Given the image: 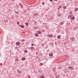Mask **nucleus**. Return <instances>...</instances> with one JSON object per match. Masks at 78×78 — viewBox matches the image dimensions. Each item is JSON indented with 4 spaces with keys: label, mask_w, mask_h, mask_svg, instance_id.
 <instances>
[{
    "label": "nucleus",
    "mask_w": 78,
    "mask_h": 78,
    "mask_svg": "<svg viewBox=\"0 0 78 78\" xmlns=\"http://www.w3.org/2000/svg\"><path fill=\"white\" fill-rule=\"evenodd\" d=\"M20 27L22 28H23L25 27V26L24 25H23V26H20Z\"/></svg>",
    "instance_id": "18"
},
{
    "label": "nucleus",
    "mask_w": 78,
    "mask_h": 78,
    "mask_svg": "<svg viewBox=\"0 0 78 78\" xmlns=\"http://www.w3.org/2000/svg\"><path fill=\"white\" fill-rule=\"evenodd\" d=\"M57 38H58V39H61V36L60 35L58 36Z\"/></svg>",
    "instance_id": "14"
},
{
    "label": "nucleus",
    "mask_w": 78,
    "mask_h": 78,
    "mask_svg": "<svg viewBox=\"0 0 78 78\" xmlns=\"http://www.w3.org/2000/svg\"><path fill=\"white\" fill-rule=\"evenodd\" d=\"M54 1H55V2H57L58 1V0H54Z\"/></svg>",
    "instance_id": "33"
},
{
    "label": "nucleus",
    "mask_w": 78,
    "mask_h": 78,
    "mask_svg": "<svg viewBox=\"0 0 78 78\" xmlns=\"http://www.w3.org/2000/svg\"><path fill=\"white\" fill-rule=\"evenodd\" d=\"M78 10V8H76L75 9H74V11H75V12H76Z\"/></svg>",
    "instance_id": "9"
},
{
    "label": "nucleus",
    "mask_w": 78,
    "mask_h": 78,
    "mask_svg": "<svg viewBox=\"0 0 78 78\" xmlns=\"http://www.w3.org/2000/svg\"><path fill=\"white\" fill-rule=\"evenodd\" d=\"M58 17H61V14H60V13H59L58 14Z\"/></svg>",
    "instance_id": "15"
},
{
    "label": "nucleus",
    "mask_w": 78,
    "mask_h": 78,
    "mask_svg": "<svg viewBox=\"0 0 78 78\" xmlns=\"http://www.w3.org/2000/svg\"><path fill=\"white\" fill-rule=\"evenodd\" d=\"M69 14H72L73 13L71 12H69Z\"/></svg>",
    "instance_id": "24"
},
{
    "label": "nucleus",
    "mask_w": 78,
    "mask_h": 78,
    "mask_svg": "<svg viewBox=\"0 0 78 78\" xmlns=\"http://www.w3.org/2000/svg\"><path fill=\"white\" fill-rule=\"evenodd\" d=\"M14 1V0H13Z\"/></svg>",
    "instance_id": "39"
},
{
    "label": "nucleus",
    "mask_w": 78,
    "mask_h": 78,
    "mask_svg": "<svg viewBox=\"0 0 78 78\" xmlns=\"http://www.w3.org/2000/svg\"><path fill=\"white\" fill-rule=\"evenodd\" d=\"M75 18V16L72 17L71 18H70V20H74Z\"/></svg>",
    "instance_id": "4"
},
{
    "label": "nucleus",
    "mask_w": 78,
    "mask_h": 78,
    "mask_svg": "<svg viewBox=\"0 0 78 78\" xmlns=\"http://www.w3.org/2000/svg\"><path fill=\"white\" fill-rule=\"evenodd\" d=\"M58 76H59V75H58Z\"/></svg>",
    "instance_id": "38"
},
{
    "label": "nucleus",
    "mask_w": 78,
    "mask_h": 78,
    "mask_svg": "<svg viewBox=\"0 0 78 78\" xmlns=\"http://www.w3.org/2000/svg\"><path fill=\"white\" fill-rule=\"evenodd\" d=\"M68 17L70 19L71 18H72V16L71 15H69V16Z\"/></svg>",
    "instance_id": "13"
},
{
    "label": "nucleus",
    "mask_w": 78,
    "mask_h": 78,
    "mask_svg": "<svg viewBox=\"0 0 78 78\" xmlns=\"http://www.w3.org/2000/svg\"><path fill=\"white\" fill-rule=\"evenodd\" d=\"M68 69H71L72 68V66H71V67H68Z\"/></svg>",
    "instance_id": "20"
},
{
    "label": "nucleus",
    "mask_w": 78,
    "mask_h": 78,
    "mask_svg": "<svg viewBox=\"0 0 78 78\" xmlns=\"http://www.w3.org/2000/svg\"><path fill=\"white\" fill-rule=\"evenodd\" d=\"M50 0V2H53V0Z\"/></svg>",
    "instance_id": "30"
},
{
    "label": "nucleus",
    "mask_w": 78,
    "mask_h": 78,
    "mask_svg": "<svg viewBox=\"0 0 78 78\" xmlns=\"http://www.w3.org/2000/svg\"><path fill=\"white\" fill-rule=\"evenodd\" d=\"M34 50V47H31L30 50H31V51H32V50Z\"/></svg>",
    "instance_id": "3"
},
{
    "label": "nucleus",
    "mask_w": 78,
    "mask_h": 78,
    "mask_svg": "<svg viewBox=\"0 0 78 78\" xmlns=\"http://www.w3.org/2000/svg\"><path fill=\"white\" fill-rule=\"evenodd\" d=\"M42 5H44V2H43L42 3Z\"/></svg>",
    "instance_id": "32"
},
{
    "label": "nucleus",
    "mask_w": 78,
    "mask_h": 78,
    "mask_svg": "<svg viewBox=\"0 0 78 78\" xmlns=\"http://www.w3.org/2000/svg\"><path fill=\"white\" fill-rule=\"evenodd\" d=\"M29 49H30V48H29Z\"/></svg>",
    "instance_id": "40"
},
{
    "label": "nucleus",
    "mask_w": 78,
    "mask_h": 78,
    "mask_svg": "<svg viewBox=\"0 0 78 78\" xmlns=\"http://www.w3.org/2000/svg\"><path fill=\"white\" fill-rule=\"evenodd\" d=\"M25 40L24 39L21 40V42H25Z\"/></svg>",
    "instance_id": "19"
},
{
    "label": "nucleus",
    "mask_w": 78,
    "mask_h": 78,
    "mask_svg": "<svg viewBox=\"0 0 78 78\" xmlns=\"http://www.w3.org/2000/svg\"><path fill=\"white\" fill-rule=\"evenodd\" d=\"M48 37H51V38H52V37H53V36L51 34H49L48 35Z\"/></svg>",
    "instance_id": "1"
},
{
    "label": "nucleus",
    "mask_w": 78,
    "mask_h": 78,
    "mask_svg": "<svg viewBox=\"0 0 78 78\" xmlns=\"http://www.w3.org/2000/svg\"><path fill=\"white\" fill-rule=\"evenodd\" d=\"M55 44H56V42H55Z\"/></svg>",
    "instance_id": "36"
},
{
    "label": "nucleus",
    "mask_w": 78,
    "mask_h": 78,
    "mask_svg": "<svg viewBox=\"0 0 78 78\" xmlns=\"http://www.w3.org/2000/svg\"><path fill=\"white\" fill-rule=\"evenodd\" d=\"M55 78H59V77L58 76H56Z\"/></svg>",
    "instance_id": "28"
},
{
    "label": "nucleus",
    "mask_w": 78,
    "mask_h": 78,
    "mask_svg": "<svg viewBox=\"0 0 78 78\" xmlns=\"http://www.w3.org/2000/svg\"><path fill=\"white\" fill-rule=\"evenodd\" d=\"M20 23H19V22H17V24H18V25H19V24H20Z\"/></svg>",
    "instance_id": "27"
},
{
    "label": "nucleus",
    "mask_w": 78,
    "mask_h": 78,
    "mask_svg": "<svg viewBox=\"0 0 78 78\" xmlns=\"http://www.w3.org/2000/svg\"><path fill=\"white\" fill-rule=\"evenodd\" d=\"M20 44V43L19 42H17L16 43V45H19Z\"/></svg>",
    "instance_id": "7"
},
{
    "label": "nucleus",
    "mask_w": 78,
    "mask_h": 78,
    "mask_svg": "<svg viewBox=\"0 0 78 78\" xmlns=\"http://www.w3.org/2000/svg\"><path fill=\"white\" fill-rule=\"evenodd\" d=\"M22 61H25V58L23 57L21 59Z\"/></svg>",
    "instance_id": "12"
},
{
    "label": "nucleus",
    "mask_w": 78,
    "mask_h": 78,
    "mask_svg": "<svg viewBox=\"0 0 78 78\" xmlns=\"http://www.w3.org/2000/svg\"><path fill=\"white\" fill-rule=\"evenodd\" d=\"M44 25H47V23H43Z\"/></svg>",
    "instance_id": "29"
},
{
    "label": "nucleus",
    "mask_w": 78,
    "mask_h": 78,
    "mask_svg": "<svg viewBox=\"0 0 78 78\" xmlns=\"http://www.w3.org/2000/svg\"><path fill=\"white\" fill-rule=\"evenodd\" d=\"M25 25H28V23H26Z\"/></svg>",
    "instance_id": "22"
},
{
    "label": "nucleus",
    "mask_w": 78,
    "mask_h": 78,
    "mask_svg": "<svg viewBox=\"0 0 78 78\" xmlns=\"http://www.w3.org/2000/svg\"><path fill=\"white\" fill-rule=\"evenodd\" d=\"M27 11H30V9H27Z\"/></svg>",
    "instance_id": "26"
},
{
    "label": "nucleus",
    "mask_w": 78,
    "mask_h": 78,
    "mask_svg": "<svg viewBox=\"0 0 78 78\" xmlns=\"http://www.w3.org/2000/svg\"><path fill=\"white\" fill-rule=\"evenodd\" d=\"M75 38L74 37H72L70 38V40L72 41H75Z\"/></svg>",
    "instance_id": "2"
},
{
    "label": "nucleus",
    "mask_w": 78,
    "mask_h": 78,
    "mask_svg": "<svg viewBox=\"0 0 78 78\" xmlns=\"http://www.w3.org/2000/svg\"><path fill=\"white\" fill-rule=\"evenodd\" d=\"M40 78H45V76H39Z\"/></svg>",
    "instance_id": "8"
},
{
    "label": "nucleus",
    "mask_w": 78,
    "mask_h": 78,
    "mask_svg": "<svg viewBox=\"0 0 78 78\" xmlns=\"http://www.w3.org/2000/svg\"><path fill=\"white\" fill-rule=\"evenodd\" d=\"M35 36H36V37H38V36H39L38 34H37V33H35Z\"/></svg>",
    "instance_id": "5"
},
{
    "label": "nucleus",
    "mask_w": 78,
    "mask_h": 78,
    "mask_svg": "<svg viewBox=\"0 0 78 78\" xmlns=\"http://www.w3.org/2000/svg\"><path fill=\"white\" fill-rule=\"evenodd\" d=\"M49 55L50 56H53V54L52 53H50Z\"/></svg>",
    "instance_id": "11"
},
{
    "label": "nucleus",
    "mask_w": 78,
    "mask_h": 78,
    "mask_svg": "<svg viewBox=\"0 0 78 78\" xmlns=\"http://www.w3.org/2000/svg\"><path fill=\"white\" fill-rule=\"evenodd\" d=\"M42 70L40 69L38 70V72H39V73H41V72H42Z\"/></svg>",
    "instance_id": "16"
},
{
    "label": "nucleus",
    "mask_w": 78,
    "mask_h": 78,
    "mask_svg": "<svg viewBox=\"0 0 78 78\" xmlns=\"http://www.w3.org/2000/svg\"><path fill=\"white\" fill-rule=\"evenodd\" d=\"M24 52H26V53H27L28 52V51L27 50H25L24 51Z\"/></svg>",
    "instance_id": "21"
},
{
    "label": "nucleus",
    "mask_w": 78,
    "mask_h": 78,
    "mask_svg": "<svg viewBox=\"0 0 78 78\" xmlns=\"http://www.w3.org/2000/svg\"><path fill=\"white\" fill-rule=\"evenodd\" d=\"M36 16H38V14H37Z\"/></svg>",
    "instance_id": "37"
},
{
    "label": "nucleus",
    "mask_w": 78,
    "mask_h": 78,
    "mask_svg": "<svg viewBox=\"0 0 78 78\" xmlns=\"http://www.w3.org/2000/svg\"><path fill=\"white\" fill-rule=\"evenodd\" d=\"M31 45H32V46H34V44H31Z\"/></svg>",
    "instance_id": "31"
},
{
    "label": "nucleus",
    "mask_w": 78,
    "mask_h": 78,
    "mask_svg": "<svg viewBox=\"0 0 78 78\" xmlns=\"http://www.w3.org/2000/svg\"><path fill=\"white\" fill-rule=\"evenodd\" d=\"M67 7H66V6H64V7H63V8H64V9H66V8Z\"/></svg>",
    "instance_id": "23"
},
{
    "label": "nucleus",
    "mask_w": 78,
    "mask_h": 78,
    "mask_svg": "<svg viewBox=\"0 0 78 78\" xmlns=\"http://www.w3.org/2000/svg\"><path fill=\"white\" fill-rule=\"evenodd\" d=\"M15 48H16V49H17V47H15Z\"/></svg>",
    "instance_id": "35"
},
{
    "label": "nucleus",
    "mask_w": 78,
    "mask_h": 78,
    "mask_svg": "<svg viewBox=\"0 0 78 78\" xmlns=\"http://www.w3.org/2000/svg\"><path fill=\"white\" fill-rule=\"evenodd\" d=\"M15 13H18V12H16V11H15Z\"/></svg>",
    "instance_id": "34"
},
{
    "label": "nucleus",
    "mask_w": 78,
    "mask_h": 78,
    "mask_svg": "<svg viewBox=\"0 0 78 78\" xmlns=\"http://www.w3.org/2000/svg\"><path fill=\"white\" fill-rule=\"evenodd\" d=\"M63 24H64V23L63 22H61L59 23V25H63Z\"/></svg>",
    "instance_id": "10"
},
{
    "label": "nucleus",
    "mask_w": 78,
    "mask_h": 78,
    "mask_svg": "<svg viewBox=\"0 0 78 78\" xmlns=\"http://www.w3.org/2000/svg\"><path fill=\"white\" fill-rule=\"evenodd\" d=\"M37 33L38 34H41V32L40 31H38Z\"/></svg>",
    "instance_id": "17"
},
{
    "label": "nucleus",
    "mask_w": 78,
    "mask_h": 78,
    "mask_svg": "<svg viewBox=\"0 0 78 78\" xmlns=\"http://www.w3.org/2000/svg\"><path fill=\"white\" fill-rule=\"evenodd\" d=\"M58 8H59V9H60V8H62V6H59Z\"/></svg>",
    "instance_id": "25"
},
{
    "label": "nucleus",
    "mask_w": 78,
    "mask_h": 78,
    "mask_svg": "<svg viewBox=\"0 0 78 78\" xmlns=\"http://www.w3.org/2000/svg\"><path fill=\"white\" fill-rule=\"evenodd\" d=\"M19 5H20V6H21V8L22 9H23V5H22V4L20 3L19 4Z\"/></svg>",
    "instance_id": "6"
}]
</instances>
